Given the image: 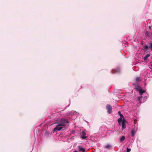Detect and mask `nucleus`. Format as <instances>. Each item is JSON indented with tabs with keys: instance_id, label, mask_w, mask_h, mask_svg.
<instances>
[{
	"instance_id": "nucleus-11",
	"label": "nucleus",
	"mask_w": 152,
	"mask_h": 152,
	"mask_svg": "<svg viewBox=\"0 0 152 152\" xmlns=\"http://www.w3.org/2000/svg\"><path fill=\"white\" fill-rule=\"evenodd\" d=\"M139 92L140 94L141 95L142 94L145 92V91L141 89L139 91Z\"/></svg>"
},
{
	"instance_id": "nucleus-2",
	"label": "nucleus",
	"mask_w": 152,
	"mask_h": 152,
	"mask_svg": "<svg viewBox=\"0 0 152 152\" xmlns=\"http://www.w3.org/2000/svg\"><path fill=\"white\" fill-rule=\"evenodd\" d=\"M63 127L64 126H59L58 124H57L56 125V127L53 129V132H55V131H56L57 130H61L63 128Z\"/></svg>"
},
{
	"instance_id": "nucleus-22",
	"label": "nucleus",
	"mask_w": 152,
	"mask_h": 152,
	"mask_svg": "<svg viewBox=\"0 0 152 152\" xmlns=\"http://www.w3.org/2000/svg\"><path fill=\"white\" fill-rule=\"evenodd\" d=\"M74 152H78L77 151H75Z\"/></svg>"
},
{
	"instance_id": "nucleus-17",
	"label": "nucleus",
	"mask_w": 152,
	"mask_h": 152,
	"mask_svg": "<svg viewBox=\"0 0 152 152\" xmlns=\"http://www.w3.org/2000/svg\"><path fill=\"white\" fill-rule=\"evenodd\" d=\"M122 119L121 118H119L118 120V123H119L120 122L122 121Z\"/></svg>"
},
{
	"instance_id": "nucleus-3",
	"label": "nucleus",
	"mask_w": 152,
	"mask_h": 152,
	"mask_svg": "<svg viewBox=\"0 0 152 152\" xmlns=\"http://www.w3.org/2000/svg\"><path fill=\"white\" fill-rule=\"evenodd\" d=\"M86 135V130L83 131L82 132L81 138L83 139H86L87 137Z\"/></svg>"
},
{
	"instance_id": "nucleus-18",
	"label": "nucleus",
	"mask_w": 152,
	"mask_h": 152,
	"mask_svg": "<svg viewBox=\"0 0 152 152\" xmlns=\"http://www.w3.org/2000/svg\"><path fill=\"white\" fill-rule=\"evenodd\" d=\"M150 33H149L148 32H147L146 33V35L148 37H150Z\"/></svg>"
},
{
	"instance_id": "nucleus-6",
	"label": "nucleus",
	"mask_w": 152,
	"mask_h": 152,
	"mask_svg": "<svg viewBox=\"0 0 152 152\" xmlns=\"http://www.w3.org/2000/svg\"><path fill=\"white\" fill-rule=\"evenodd\" d=\"M112 147L110 145H107L105 147H104V149L106 150V151L110 150Z\"/></svg>"
},
{
	"instance_id": "nucleus-10",
	"label": "nucleus",
	"mask_w": 152,
	"mask_h": 152,
	"mask_svg": "<svg viewBox=\"0 0 152 152\" xmlns=\"http://www.w3.org/2000/svg\"><path fill=\"white\" fill-rule=\"evenodd\" d=\"M150 56V54H148L146 55V56L144 57V60H146L147 58L149 57Z\"/></svg>"
},
{
	"instance_id": "nucleus-7",
	"label": "nucleus",
	"mask_w": 152,
	"mask_h": 152,
	"mask_svg": "<svg viewBox=\"0 0 152 152\" xmlns=\"http://www.w3.org/2000/svg\"><path fill=\"white\" fill-rule=\"evenodd\" d=\"M125 120H123L122 123V129H124L126 128V125L124 123Z\"/></svg>"
},
{
	"instance_id": "nucleus-19",
	"label": "nucleus",
	"mask_w": 152,
	"mask_h": 152,
	"mask_svg": "<svg viewBox=\"0 0 152 152\" xmlns=\"http://www.w3.org/2000/svg\"><path fill=\"white\" fill-rule=\"evenodd\" d=\"M131 151V149L127 148L126 149V152H129Z\"/></svg>"
},
{
	"instance_id": "nucleus-1",
	"label": "nucleus",
	"mask_w": 152,
	"mask_h": 152,
	"mask_svg": "<svg viewBox=\"0 0 152 152\" xmlns=\"http://www.w3.org/2000/svg\"><path fill=\"white\" fill-rule=\"evenodd\" d=\"M68 121L65 119L61 118L60 120H58L57 121V124H58L59 126H64L66 124L69 123Z\"/></svg>"
},
{
	"instance_id": "nucleus-13",
	"label": "nucleus",
	"mask_w": 152,
	"mask_h": 152,
	"mask_svg": "<svg viewBox=\"0 0 152 152\" xmlns=\"http://www.w3.org/2000/svg\"><path fill=\"white\" fill-rule=\"evenodd\" d=\"M136 81L137 82H138L139 81H140V77H137L136 79Z\"/></svg>"
},
{
	"instance_id": "nucleus-8",
	"label": "nucleus",
	"mask_w": 152,
	"mask_h": 152,
	"mask_svg": "<svg viewBox=\"0 0 152 152\" xmlns=\"http://www.w3.org/2000/svg\"><path fill=\"white\" fill-rule=\"evenodd\" d=\"M136 131L135 129H132L131 131L132 136L133 137Z\"/></svg>"
},
{
	"instance_id": "nucleus-20",
	"label": "nucleus",
	"mask_w": 152,
	"mask_h": 152,
	"mask_svg": "<svg viewBox=\"0 0 152 152\" xmlns=\"http://www.w3.org/2000/svg\"><path fill=\"white\" fill-rule=\"evenodd\" d=\"M118 114H119L121 116V117H123V115L122 114H121V112L120 111H118Z\"/></svg>"
},
{
	"instance_id": "nucleus-23",
	"label": "nucleus",
	"mask_w": 152,
	"mask_h": 152,
	"mask_svg": "<svg viewBox=\"0 0 152 152\" xmlns=\"http://www.w3.org/2000/svg\"><path fill=\"white\" fill-rule=\"evenodd\" d=\"M151 66L152 67V65H151Z\"/></svg>"
},
{
	"instance_id": "nucleus-4",
	"label": "nucleus",
	"mask_w": 152,
	"mask_h": 152,
	"mask_svg": "<svg viewBox=\"0 0 152 152\" xmlns=\"http://www.w3.org/2000/svg\"><path fill=\"white\" fill-rule=\"evenodd\" d=\"M106 108L107 110V113L110 114L112 112V108L110 104H107L106 105Z\"/></svg>"
},
{
	"instance_id": "nucleus-21",
	"label": "nucleus",
	"mask_w": 152,
	"mask_h": 152,
	"mask_svg": "<svg viewBox=\"0 0 152 152\" xmlns=\"http://www.w3.org/2000/svg\"><path fill=\"white\" fill-rule=\"evenodd\" d=\"M115 72H120V71L119 70H115Z\"/></svg>"
},
{
	"instance_id": "nucleus-5",
	"label": "nucleus",
	"mask_w": 152,
	"mask_h": 152,
	"mask_svg": "<svg viewBox=\"0 0 152 152\" xmlns=\"http://www.w3.org/2000/svg\"><path fill=\"white\" fill-rule=\"evenodd\" d=\"M79 148V150L80 151H82L83 152H85L86 151V150L84 148L81 147L80 146H78Z\"/></svg>"
},
{
	"instance_id": "nucleus-9",
	"label": "nucleus",
	"mask_w": 152,
	"mask_h": 152,
	"mask_svg": "<svg viewBox=\"0 0 152 152\" xmlns=\"http://www.w3.org/2000/svg\"><path fill=\"white\" fill-rule=\"evenodd\" d=\"M135 89L137 91H139V90L141 89V88L138 85H137L135 87Z\"/></svg>"
},
{
	"instance_id": "nucleus-14",
	"label": "nucleus",
	"mask_w": 152,
	"mask_h": 152,
	"mask_svg": "<svg viewBox=\"0 0 152 152\" xmlns=\"http://www.w3.org/2000/svg\"><path fill=\"white\" fill-rule=\"evenodd\" d=\"M149 44L150 45L149 47V48L151 49H152V43H150Z\"/></svg>"
},
{
	"instance_id": "nucleus-15",
	"label": "nucleus",
	"mask_w": 152,
	"mask_h": 152,
	"mask_svg": "<svg viewBox=\"0 0 152 152\" xmlns=\"http://www.w3.org/2000/svg\"><path fill=\"white\" fill-rule=\"evenodd\" d=\"M144 49L146 50H147L148 49V45H146L145 46Z\"/></svg>"
},
{
	"instance_id": "nucleus-12",
	"label": "nucleus",
	"mask_w": 152,
	"mask_h": 152,
	"mask_svg": "<svg viewBox=\"0 0 152 152\" xmlns=\"http://www.w3.org/2000/svg\"><path fill=\"white\" fill-rule=\"evenodd\" d=\"M125 139V137L124 136H122L120 138V141L121 142H122Z\"/></svg>"
},
{
	"instance_id": "nucleus-16",
	"label": "nucleus",
	"mask_w": 152,
	"mask_h": 152,
	"mask_svg": "<svg viewBox=\"0 0 152 152\" xmlns=\"http://www.w3.org/2000/svg\"><path fill=\"white\" fill-rule=\"evenodd\" d=\"M142 97V96H139L138 97V98L137 99V101H140V99H141Z\"/></svg>"
}]
</instances>
